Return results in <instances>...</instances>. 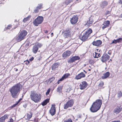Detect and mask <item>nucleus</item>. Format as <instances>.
<instances>
[{
	"label": "nucleus",
	"instance_id": "obj_25",
	"mask_svg": "<svg viewBox=\"0 0 122 122\" xmlns=\"http://www.w3.org/2000/svg\"><path fill=\"white\" fill-rule=\"evenodd\" d=\"M92 32V30L91 29H89L86 32L85 34L86 35H87V36H88Z\"/></svg>",
	"mask_w": 122,
	"mask_h": 122
},
{
	"label": "nucleus",
	"instance_id": "obj_57",
	"mask_svg": "<svg viewBox=\"0 0 122 122\" xmlns=\"http://www.w3.org/2000/svg\"><path fill=\"white\" fill-rule=\"evenodd\" d=\"M83 71L84 72H85L86 73V72L85 71V70H84Z\"/></svg>",
	"mask_w": 122,
	"mask_h": 122
},
{
	"label": "nucleus",
	"instance_id": "obj_51",
	"mask_svg": "<svg viewBox=\"0 0 122 122\" xmlns=\"http://www.w3.org/2000/svg\"><path fill=\"white\" fill-rule=\"evenodd\" d=\"M77 117L78 118H81V116L80 115H78L77 116Z\"/></svg>",
	"mask_w": 122,
	"mask_h": 122
},
{
	"label": "nucleus",
	"instance_id": "obj_3",
	"mask_svg": "<svg viewBox=\"0 0 122 122\" xmlns=\"http://www.w3.org/2000/svg\"><path fill=\"white\" fill-rule=\"evenodd\" d=\"M30 95L31 99L35 102H39L41 99V94H37L34 91H31Z\"/></svg>",
	"mask_w": 122,
	"mask_h": 122
},
{
	"label": "nucleus",
	"instance_id": "obj_30",
	"mask_svg": "<svg viewBox=\"0 0 122 122\" xmlns=\"http://www.w3.org/2000/svg\"><path fill=\"white\" fill-rule=\"evenodd\" d=\"M73 0H66V1L64 3L66 5H68Z\"/></svg>",
	"mask_w": 122,
	"mask_h": 122
},
{
	"label": "nucleus",
	"instance_id": "obj_49",
	"mask_svg": "<svg viewBox=\"0 0 122 122\" xmlns=\"http://www.w3.org/2000/svg\"><path fill=\"white\" fill-rule=\"evenodd\" d=\"M22 100L21 98L18 101V102H17V104H18L19 103L20 101Z\"/></svg>",
	"mask_w": 122,
	"mask_h": 122
},
{
	"label": "nucleus",
	"instance_id": "obj_13",
	"mask_svg": "<svg viewBox=\"0 0 122 122\" xmlns=\"http://www.w3.org/2000/svg\"><path fill=\"white\" fill-rule=\"evenodd\" d=\"M55 106V105H52L51 109L50 111V112L52 116L54 115L56 113V109Z\"/></svg>",
	"mask_w": 122,
	"mask_h": 122
},
{
	"label": "nucleus",
	"instance_id": "obj_12",
	"mask_svg": "<svg viewBox=\"0 0 122 122\" xmlns=\"http://www.w3.org/2000/svg\"><path fill=\"white\" fill-rule=\"evenodd\" d=\"M87 82L85 81L82 82L80 85V88L83 90L85 89L87 86Z\"/></svg>",
	"mask_w": 122,
	"mask_h": 122
},
{
	"label": "nucleus",
	"instance_id": "obj_44",
	"mask_svg": "<svg viewBox=\"0 0 122 122\" xmlns=\"http://www.w3.org/2000/svg\"><path fill=\"white\" fill-rule=\"evenodd\" d=\"M117 43L116 42V41L115 40H114L111 43V44H113V43L116 44Z\"/></svg>",
	"mask_w": 122,
	"mask_h": 122
},
{
	"label": "nucleus",
	"instance_id": "obj_58",
	"mask_svg": "<svg viewBox=\"0 0 122 122\" xmlns=\"http://www.w3.org/2000/svg\"><path fill=\"white\" fill-rule=\"evenodd\" d=\"M121 15V17H122V14Z\"/></svg>",
	"mask_w": 122,
	"mask_h": 122
},
{
	"label": "nucleus",
	"instance_id": "obj_54",
	"mask_svg": "<svg viewBox=\"0 0 122 122\" xmlns=\"http://www.w3.org/2000/svg\"><path fill=\"white\" fill-rule=\"evenodd\" d=\"M51 37H52L53 35V33H52L51 34Z\"/></svg>",
	"mask_w": 122,
	"mask_h": 122
},
{
	"label": "nucleus",
	"instance_id": "obj_20",
	"mask_svg": "<svg viewBox=\"0 0 122 122\" xmlns=\"http://www.w3.org/2000/svg\"><path fill=\"white\" fill-rule=\"evenodd\" d=\"M59 65L57 63H56L54 64L52 66L51 69H52L54 70L57 68Z\"/></svg>",
	"mask_w": 122,
	"mask_h": 122
},
{
	"label": "nucleus",
	"instance_id": "obj_56",
	"mask_svg": "<svg viewBox=\"0 0 122 122\" xmlns=\"http://www.w3.org/2000/svg\"><path fill=\"white\" fill-rule=\"evenodd\" d=\"M18 71V69H16L15 70V71Z\"/></svg>",
	"mask_w": 122,
	"mask_h": 122
},
{
	"label": "nucleus",
	"instance_id": "obj_40",
	"mask_svg": "<svg viewBox=\"0 0 122 122\" xmlns=\"http://www.w3.org/2000/svg\"><path fill=\"white\" fill-rule=\"evenodd\" d=\"M50 89L49 88L47 90V92L46 93V95L47 96L48 94H49L50 91Z\"/></svg>",
	"mask_w": 122,
	"mask_h": 122
},
{
	"label": "nucleus",
	"instance_id": "obj_14",
	"mask_svg": "<svg viewBox=\"0 0 122 122\" xmlns=\"http://www.w3.org/2000/svg\"><path fill=\"white\" fill-rule=\"evenodd\" d=\"M121 110L122 107L121 106L117 107L114 109L113 113L114 114H117L121 112Z\"/></svg>",
	"mask_w": 122,
	"mask_h": 122
},
{
	"label": "nucleus",
	"instance_id": "obj_32",
	"mask_svg": "<svg viewBox=\"0 0 122 122\" xmlns=\"http://www.w3.org/2000/svg\"><path fill=\"white\" fill-rule=\"evenodd\" d=\"M122 38H120L116 40H115L116 41V42L117 43L121 42L122 41Z\"/></svg>",
	"mask_w": 122,
	"mask_h": 122
},
{
	"label": "nucleus",
	"instance_id": "obj_27",
	"mask_svg": "<svg viewBox=\"0 0 122 122\" xmlns=\"http://www.w3.org/2000/svg\"><path fill=\"white\" fill-rule=\"evenodd\" d=\"M93 56L95 58H98L100 56V54L96 52H95V55L93 54Z\"/></svg>",
	"mask_w": 122,
	"mask_h": 122
},
{
	"label": "nucleus",
	"instance_id": "obj_31",
	"mask_svg": "<svg viewBox=\"0 0 122 122\" xmlns=\"http://www.w3.org/2000/svg\"><path fill=\"white\" fill-rule=\"evenodd\" d=\"M30 16H29L26 17V18H24L23 20V22H25L27 20H28L29 19V18L30 17Z\"/></svg>",
	"mask_w": 122,
	"mask_h": 122
},
{
	"label": "nucleus",
	"instance_id": "obj_35",
	"mask_svg": "<svg viewBox=\"0 0 122 122\" xmlns=\"http://www.w3.org/2000/svg\"><path fill=\"white\" fill-rule=\"evenodd\" d=\"M75 61L77 60H79L80 59V57L77 56H73Z\"/></svg>",
	"mask_w": 122,
	"mask_h": 122
},
{
	"label": "nucleus",
	"instance_id": "obj_42",
	"mask_svg": "<svg viewBox=\"0 0 122 122\" xmlns=\"http://www.w3.org/2000/svg\"><path fill=\"white\" fill-rule=\"evenodd\" d=\"M110 11H106V12L105 14L107 15L108 14H109L110 13Z\"/></svg>",
	"mask_w": 122,
	"mask_h": 122
},
{
	"label": "nucleus",
	"instance_id": "obj_24",
	"mask_svg": "<svg viewBox=\"0 0 122 122\" xmlns=\"http://www.w3.org/2000/svg\"><path fill=\"white\" fill-rule=\"evenodd\" d=\"M88 36L87 35L85 34L84 35H83L81 38V40L83 41H84L88 38Z\"/></svg>",
	"mask_w": 122,
	"mask_h": 122
},
{
	"label": "nucleus",
	"instance_id": "obj_39",
	"mask_svg": "<svg viewBox=\"0 0 122 122\" xmlns=\"http://www.w3.org/2000/svg\"><path fill=\"white\" fill-rule=\"evenodd\" d=\"M11 28V26L10 25H9L6 28V29H9Z\"/></svg>",
	"mask_w": 122,
	"mask_h": 122
},
{
	"label": "nucleus",
	"instance_id": "obj_9",
	"mask_svg": "<svg viewBox=\"0 0 122 122\" xmlns=\"http://www.w3.org/2000/svg\"><path fill=\"white\" fill-rule=\"evenodd\" d=\"M110 58V56L106 54H104L102 57L101 61L104 62L108 60Z\"/></svg>",
	"mask_w": 122,
	"mask_h": 122
},
{
	"label": "nucleus",
	"instance_id": "obj_21",
	"mask_svg": "<svg viewBox=\"0 0 122 122\" xmlns=\"http://www.w3.org/2000/svg\"><path fill=\"white\" fill-rule=\"evenodd\" d=\"M107 5V2L106 1H103L101 5V7L103 8L105 7Z\"/></svg>",
	"mask_w": 122,
	"mask_h": 122
},
{
	"label": "nucleus",
	"instance_id": "obj_45",
	"mask_svg": "<svg viewBox=\"0 0 122 122\" xmlns=\"http://www.w3.org/2000/svg\"><path fill=\"white\" fill-rule=\"evenodd\" d=\"M25 62H26L25 64L27 65H28V64H29L30 62L28 61H26Z\"/></svg>",
	"mask_w": 122,
	"mask_h": 122
},
{
	"label": "nucleus",
	"instance_id": "obj_6",
	"mask_svg": "<svg viewBox=\"0 0 122 122\" xmlns=\"http://www.w3.org/2000/svg\"><path fill=\"white\" fill-rule=\"evenodd\" d=\"M73 104L74 102L73 100L71 99L69 100L66 104L64 105V109H66L69 107H71L73 106Z\"/></svg>",
	"mask_w": 122,
	"mask_h": 122
},
{
	"label": "nucleus",
	"instance_id": "obj_17",
	"mask_svg": "<svg viewBox=\"0 0 122 122\" xmlns=\"http://www.w3.org/2000/svg\"><path fill=\"white\" fill-rule=\"evenodd\" d=\"M102 43V42L100 40H97L96 41H94L92 43L93 45L96 46H98L101 45Z\"/></svg>",
	"mask_w": 122,
	"mask_h": 122
},
{
	"label": "nucleus",
	"instance_id": "obj_11",
	"mask_svg": "<svg viewBox=\"0 0 122 122\" xmlns=\"http://www.w3.org/2000/svg\"><path fill=\"white\" fill-rule=\"evenodd\" d=\"M85 76V74L83 72L76 75L75 79L78 80Z\"/></svg>",
	"mask_w": 122,
	"mask_h": 122
},
{
	"label": "nucleus",
	"instance_id": "obj_48",
	"mask_svg": "<svg viewBox=\"0 0 122 122\" xmlns=\"http://www.w3.org/2000/svg\"><path fill=\"white\" fill-rule=\"evenodd\" d=\"M119 3L121 4H122V0H120Z\"/></svg>",
	"mask_w": 122,
	"mask_h": 122
},
{
	"label": "nucleus",
	"instance_id": "obj_4",
	"mask_svg": "<svg viewBox=\"0 0 122 122\" xmlns=\"http://www.w3.org/2000/svg\"><path fill=\"white\" fill-rule=\"evenodd\" d=\"M26 31L23 30L22 31L17 38V39L18 41H20L24 39L27 34Z\"/></svg>",
	"mask_w": 122,
	"mask_h": 122
},
{
	"label": "nucleus",
	"instance_id": "obj_22",
	"mask_svg": "<svg viewBox=\"0 0 122 122\" xmlns=\"http://www.w3.org/2000/svg\"><path fill=\"white\" fill-rule=\"evenodd\" d=\"M70 75L69 74H66L62 76L61 78L60 79V80H63L65 79L68 77Z\"/></svg>",
	"mask_w": 122,
	"mask_h": 122
},
{
	"label": "nucleus",
	"instance_id": "obj_59",
	"mask_svg": "<svg viewBox=\"0 0 122 122\" xmlns=\"http://www.w3.org/2000/svg\"><path fill=\"white\" fill-rule=\"evenodd\" d=\"M88 70H89V71H90V70H90V69H88Z\"/></svg>",
	"mask_w": 122,
	"mask_h": 122
},
{
	"label": "nucleus",
	"instance_id": "obj_16",
	"mask_svg": "<svg viewBox=\"0 0 122 122\" xmlns=\"http://www.w3.org/2000/svg\"><path fill=\"white\" fill-rule=\"evenodd\" d=\"M71 54V51H65L63 54V57L64 58H65L67 56H69Z\"/></svg>",
	"mask_w": 122,
	"mask_h": 122
},
{
	"label": "nucleus",
	"instance_id": "obj_7",
	"mask_svg": "<svg viewBox=\"0 0 122 122\" xmlns=\"http://www.w3.org/2000/svg\"><path fill=\"white\" fill-rule=\"evenodd\" d=\"M72 34V32L71 30L70 29H67L64 32L63 36L65 38H68L70 37Z\"/></svg>",
	"mask_w": 122,
	"mask_h": 122
},
{
	"label": "nucleus",
	"instance_id": "obj_50",
	"mask_svg": "<svg viewBox=\"0 0 122 122\" xmlns=\"http://www.w3.org/2000/svg\"><path fill=\"white\" fill-rule=\"evenodd\" d=\"M108 54L110 55H111V52L110 51H108Z\"/></svg>",
	"mask_w": 122,
	"mask_h": 122
},
{
	"label": "nucleus",
	"instance_id": "obj_37",
	"mask_svg": "<svg viewBox=\"0 0 122 122\" xmlns=\"http://www.w3.org/2000/svg\"><path fill=\"white\" fill-rule=\"evenodd\" d=\"M104 85V83L102 81H101L99 85V86H102Z\"/></svg>",
	"mask_w": 122,
	"mask_h": 122
},
{
	"label": "nucleus",
	"instance_id": "obj_53",
	"mask_svg": "<svg viewBox=\"0 0 122 122\" xmlns=\"http://www.w3.org/2000/svg\"><path fill=\"white\" fill-rule=\"evenodd\" d=\"M48 32V31L47 30H45V31H44V32L45 33H47Z\"/></svg>",
	"mask_w": 122,
	"mask_h": 122
},
{
	"label": "nucleus",
	"instance_id": "obj_2",
	"mask_svg": "<svg viewBox=\"0 0 122 122\" xmlns=\"http://www.w3.org/2000/svg\"><path fill=\"white\" fill-rule=\"evenodd\" d=\"M102 102V100L100 99H97L94 102L90 109L91 112H94L98 110L101 107Z\"/></svg>",
	"mask_w": 122,
	"mask_h": 122
},
{
	"label": "nucleus",
	"instance_id": "obj_36",
	"mask_svg": "<svg viewBox=\"0 0 122 122\" xmlns=\"http://www.w3.org/2000/svg\"><path fill=\"white\" fill-rule=\"evenodd\" d=\"M42 4H41L40 5H39V6L37 7V8L39 9H40L42 8Z\"/></svg>",
	"mask_w": 122,
	"mask_h": 122
},
{
	"label": "nucleus",
	"instance_id": "obj_47",
	"mask_svg": "<svg viewBox=\"0 0 122 122\" xmlns=\"http://www.w3.org/2000/svg\"><path fill=\"white\" fill-rule=\"evenodd\" d=\"M34 59V57H32L29 59V60L31 61L33 60Z\"/></svg>",
	"mask_w": 122,
	"mask_h": 122
},
{
	"label": "nucleus",
	"instance_id": "obj_29",
	"mask_svg": "<svg viewBox=\"0 0 122 122\" xmlns=\"http://www.w3.org/2000/svg\"><path fill=\"white\" fill-rule=\"evenodd\" d=\"M62 88V86H60L59 87L57 88V92H61Z\"/></svg>",
	"mask_w": 122,
	"mask_h": 122
},
{
	"label": "nucleus",
	"instance_id": "obj_15",
	"mask_svg": "<svg viewBox=\"0 0 122 122\" xmlns=\"http://www.w3.org/2000/svg\"><path fill=\"white\" fill-rule=\"evenodd\" d=\"M110 24V22L109 21L107 20L105 21L103 24V26L102 27V29L103 30L105 28L108 26Z\"/></svg>",
	"mask_w": 122,
	"mask_h": 122
},
{
	"label": "nucleus",
	"instance_id": "obj_46",
	"mask_svg": "<svg viewBox=\"0 0 122 122\" xmlns=\"http://www.w3.org/2000/svg\"><path fill=\"white\" fill-rule=\"evenodd\" d=\"M18 104H17V102L14 105H13L12 106V107H15V106L17 105Z\"/></svg>",
	"mask_w": 122,
	"mask_h": 122
},
{
	"label": "nucleus",
	"instance_id": "obj_52",
	"mask_svg": "<svg viewBox=\"0 0 122 122\" xmlns=\"http://www.w3.org/2000/svg\"><path fill=\"white\" fill-rule=\"evenodd\" d=\"M62 80H60V79L57 82V83L58 84H59L60 82V81H62Z\"/></svg>",
	"mask_w": 122,
	"mask_h": 122
},
{
	"label": "nucleus",
	"instance_id": "obj_41",
	"mask_svg": "<svg viewBox=\"0 0 122 122\" xmlns=\"http://www.w3.org/2000/svg\"><path fill=\"white\" fill-rule=\"evenodd\" d=\"M39 9L37 8L36 9L34 10V12L35 13L38 12L39 11Z\"/></svg>",
	"mask_w": 122,
	"mask_h": 122
},
{
	"label": "nucleus",
	"instance_id": "obj_18",
	"mask_svg": "<svg viewBox=\"0 0 122 122\" xmlns=\"http://www.w3.org/2000/svg\"><path fill=\"white\" fill-rule=\"evenodd\" d=\"M9 115L7 114H5L0 118V122H5V120L8 118Z\"/></svg>",
	"mask_w": 122,
	"mask_h": 122
},
{
	"label": "nucleus",
	"instance_id": "obj_60",
	"mask_svg": "<svg viewBox=\"0 0 122 122\" xmlns=\"http://www.w3.org/2000/svg\"><path fill=\"white\" fill-rule=\"evenodd\" d=\"M110 60H111V61L112 60L111 59Z\"/></svg>",
	"mask_w": 122,
	"mask_h": 122
},
{
	"label": "nucleus",
	"instance_id": "obj_34",
	"mask_svg": "<svg viewBox=\"0 0 122 122\" xmlns=\"http://www.w3.org/2000/svg\"><path fill=\"white\" fill-rule=\"evenodd\" d=\"M63 122H72V121L71 119L69 118L66 120H65Z\"/></svg>",
	"mask_w": 122,
	"mask_h": 122
},
{
	"label": "nucleus",
	"instance_id": "obj_19",
	"mask_svg": "<svg viewBox=\"0 0 122 122\" xmlns=\"http://www.w3.org/2000/svg\"><path fill=\"white\" fill-rule=\"evenodd\" d=\"M110 73L109 72H106L105 74H103V76H102V79L106 78L110 76Z\"/></svg>",
	"mask_w": 122,
	"mask_h": 122
},
{
	"label": "nucleus",
	"instance_id": "obj_10",
	"mask_svg": "<svg viewBox=\"0 0 122 122\" xmlns=\"http://www.w3.org/2000/svg\"><path fill=\"white\" fill-rule=\"evenodd\" d=\"M78 19L77 15L73 16L70 20L71 23L73 25L74 24L77 22Z\"/></svg>",
	"mask_w": 122,
	"mask_h": 122
},
{
	"label": "nucleus",
	"instance_id": "obj_38",
	"mask_svg": "<svg viewBox=\"0 0 122 122\" xmlns=\"http://www.w3.org/2000/svg\"><path fill=\"white\" fill-rule=\"evenodd\" d=\"M27 116L28 118L29 119H30L32 117V115L31 114L30 115L28 114H27Z\"/></svg>",
	"mask_w": 122,
	"mask_h": 122
},
{
	"label": "nucleus",
	"instance_id": "obj_1",
	"mask_svg": "<svg viewBox=\"0 0 122 122\" xmlns=\"http://www.w3.org/2000/svg\"><path fill=\"white\" fill-rule=\"evenodd\" d=\"M22 87V85L19 83L15 85L10 89V91L13 97L15 98L17 97Z\"/></svg>",
	"mask_w": 122,
	"mask_h": 122
},
{
	"label": "nucleus",
	"instance_id": "obj_8",
	"mask_svg": "<svg viewBox=\"0 0 122 122\" xmlns=\"http://www.w3.org/2000/svg\"><path fill=\"white\" fill-rule=\"evenodd\" d=\"M42 45L38 43H37L33 46L32 50L33 52L35 54L37 51L38 49V48H40L42 46Z\"/></svg>",
	"mask_w": 122,
	"mask_h": 122
},
{
	"label": "nucleus",
	"instance_id": "obj_55",
	"mask_svg": "<svg viewBox=\"0 0 122 122\" xmlns=\"http://www.w3.org/2000/svg\"><path fill=\"white\" fill-rule=\"evenodd\" d=\"M112 122H120L119 121H113Z\"/></svg>",
	"mask_w": 122,
	"mask_h": 122
},
{
	"label": "nucleus",
	"instance_id": "obj_28",
	"mask_svg": "<svg viewBox=\"0 0 122 122\" xmlns=\"http://www.w3.org/2000/svg\"><path fill=\"white\" fill-rule=\"evenodd\" d=\"M75 61L74 58L73 57L68 61V62L69 63H71L74 62Z\"/></svg>",
	"mask_w": 122,
	"mask_h": 122
},
{
	"label": "nucleus",
	"instance_id": "obj_33",
	"mask_svg": "<svg viewBox=\"0 0 122 122\" xmlns=\"http://www.w3.org/2000/svg\"><path fill=\"white\" fill-rule=\"evenodd\" d=\"M118 97H120L122 96V92L121 91H119L118 92L117 94Z\"/></svg>",
	"mask_w": 122,
	"mask_h": 122
},
{
	"label": "nucleus",
	"instance_id": "obj_26",
	"mask_svg": "<svg viewBox=\"0 0 122 122\" xmlns=\"http://www.w3.org/2000/svg\"><path fill=\"white\" fill-rule=\"evenodd\" d=\"M49 99H47L45 100L42 103V105L44 106L46 105L47 104L48 102H49Z\"/></svg>",
	"mask_w": 122,
	"mask_h": 122
},
{
	"label": "nucleus",
	"instance_id": "obj_23",
	"mask_svg": "<svg viewBox=\"0 0 122 122\" xmlns=\"http://www.w3.org/2000/svg\"><path fill=\"white\" fill-rule=\"evenodd\" d=\"M92 23V20L91 19V18H89V20L88 21L86 24V25L88 26H89L91 25Z\"/></svg>",
	"mask_w": 122,
	"mask_h": 122
},
{
	"label": "nucleus",
	"instance_id": "obj_43",
	"mask_svg": "<svg viewBox=\"0 0 122 122\" xmlns=\"http://www.w3.org/2000/svg\"><path fill=\"white\" fill-rule=\"evenodd\" d=\"M54 79H55V78L54 77H52V78H50L49 79L51 81L50 82H51L52 81L54 80Z\"/></svg>",
	"mask_w": 122,
	"mask_h": 122
},
{
	"label": "nucleus",
	"instance_id": "obj_5",
	"mask_svg": "<svg viewBox=\"0 0 122 122\" xmlns=\"http://www.w3.org/2000/svg\"><path fill=\"white\" fill-rule=\"evenodd\" d=\"M43 20V18L42 16H39L36 18L33 23L35 25L38 26L39 24L41 23Z\"/></svg>",
	"mask_w": 122,
	"mask_h": 122
}]
</instances>
